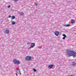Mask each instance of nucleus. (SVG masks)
Here are the masks:
<instances>
[{
    "instance_id": "nucleus-3",
    "label": "nucleus",
    "mask_w": 76,
    "mask_h": 76,
    "mask_svg": "<svg viewBox=\"0 0 76 76\" xmlns=\"http://www.w3.org/2000/svg\"><path fill=\"white\" fill-rule=\"evenodd\" d=\"M31 60V57L29 56H26V61H29V60Z\"/></svg>"
},
{
    "instance_id": "nucleus-13",
    "label": "nucleus",
    "mask_w": 76,
    "mask_h": 76,
    "mask_svg": "<svg viewBox=\"0 0 76 76\" xmlns=\"http://www.w3.org/2000/svg\"><path fill=\"white\" fill-rule=\"evenodd\" d=\"M62 35L64 37H66V35L65 34H63Z\"/></svg>"
},
{
    "instance_id": "nucleus-22",
    "label": "nucleus",
    "mask_w": 76,
    "mask_h": 76,
    "mask_svg": "<svg viewBox=\"0 0 76 76\" xmlns=\"http://www.w3.org/2000/svg\"><path fill=\"white\" fill-rule=\"evenodd\" d=\"M9 18H11V16H9Z\"/></svg>"
},
{
    "instance_id": "nucleus-12",
    "label": "nucleus",
    "mask_w": 76,
    "mask_h": 76,
    "mask_svg": "<svg viewBox=\"0 0 76 76\" xmlns=\"http://www.w3.org/2000/svg\"><path fill=\"white\" fill-rule=\"evenodd\" d=\"M15 23H16V22L14 21L12 22V25H15Z\"/></svg>"
},
{
    "instance_id": "nucleus-25",
    "label": "nucleus",
    "mask_w": 76,
    "mask_h": 76,
    "mask_svg": "<svg viewBox=\"0 0 76 76\" xmlns=\"http://www.w3.org/2000/svg\"><path fill=\"white\" fill-rule=\"evenodd\" d=\"M66 26H67V25H66Z\"/></svg>"
},
{
    "instance_id": "nucleus-6",
    "label": "nucleus",
    "mask_w": 76,
    "mask_h": 76,
    "mask_svg": "<svg viewBox=\"0 0 76 76\" xmlns=\"http://www.w3.org/2000/svg\"><path fill=\"white\" fill-rule=\"evenodd\" d=\"M4 32L5 34H9V29H6L5 30Z\"/></svg>"
},
{
    "instance_id": "nucleus-14",
    "label": "nucleus",
    "mask_w": 76,
    "mask_h": 76,
    "mask_svg": "<svg viewBox=\"0 0 76 76\" xmlns=\"http://www.w3.org/2000/svg\"><path fill=\"white\" fill-rule=\"evenodd\" d=\"M33 70H34V72H36V71H37V70L35 69H33Z\"/></svg>"
},
{
    "instance_id": "nucleus-15",
    "label": "nucleus",
    "mask_w": 76,
    "mask_h": 76,
    "mask_svg": "<svg viewBox=\"0 0 76 76\" xmlns=\"http://www.w3.org/2000/svg\"><path fill=\"white\" fill-rule=\"evenodd\" d=\"M34 4H35V6H37V5H38V4L35 3Z\"/></svg>"
},
{
    "instance_id": "nucleus-11",
    "label": "nucleus",
    "mask_w": 76,
    "mask_h": 76,
    "mask_svg": "<svg viewBox=\"0 0 76 76\" xmlns=\"http://www.w3.org/2000/svg\"><path fill=\"white\" fill-rule=\"evenodd\" d=\"M15 18V17L14 16H12L11 17L12 19H13Z\"/></svg>"
},
{
    "instance_id": "nucleus-17",
    "label": "nucleus",
    "mask_w": 76,
    "mask_h": 76,
    "mask_svg": "<svg viewBox=\"0 0 76 76\" xmlns=\"http://www.w3.org/2000/svg\"><path fill=\"white\" fill-rule=\"evenodd\" d=\"M14 1L15 2H16V1H18V0H14Z\"/></svg>"
},
{
    "instance_id": "nucleus-16",
    "label": "nucleus",
    "mask_w": 76,
    "mask_h": 76,
    "mask_svg": "<svg viewBox=\"0 0 76 76\" xmlns=\"http://www.w3.org/2000/svg\"><path fill=\"white\" fill-rule=\"evenodd\" d=\"M70 26V24H67V26Z\"/></svg>"
},
{
    "instance_id": "nucleus-1",
    "label": "nucleus",
    "mask_w": 76,
    "mask_h": 76,
    "mask_svg": "<svg viewBox=\"0 0 76 76\" xmlns=\"http://www.w3.org/2000/svg\"><path fill=\"white\" fill-rule=\"evenodd\" d=\"M67 54L68 57L73 56L74 58L76 56V52L73 50H67Z\"/></svg>"
},
{
    "instance_id": "nucleus-21",
    "label": "nucleus",
    "mask_w": 76,
    "mask_h": 76,
    "mask_svg": "<svg viewBox=\"0 0 76 76\" xmlns=\"http://www.w3.org/2000/svg\"><path fill=\"white\" fill-rule=\"evenodd\" d=\"M17 72H18V73H20V71H19V70L18 71H17Z\"/></svg>"
},
{
    "instance_id": "nucleus-23",
    "label": "nucleus",
    "mask_w": 76,
    "mask_h": 76,
    "mask_svg": "<svg viewBox=\"0 0 76 76\" xmlns=\"http://www.w3.org/2000/svg\"><path fill=\"white\" fill-rule=\"evenodd\" d=\"M15 74H16V76H18V74H17V73H16Z\"/></svg>"
},
{
    "instance_id": "nucleus-19",
    "label": "nucleus",
    "mask_w": 76,
    "mask_h": 76,
    "mask_svg": "<svg viewBox=\"0 0 76 76\" xmlns=\"http://www.w3.org/2000/svg\"><path fill=\"white\" fill-rule=\"evenodd\" d=\"M65 37H63V38H62V39H65Z\"/></svg>"
},
{
    "instance_id": "nucleus-10",
    "label": "nucleus",
    "mask_w": 76,
    "mask_h": 76,
    "mask_svg": "<svg viewBox=\"0 0 76 76\" xmlns=\"http://www.w3.org/2000/svg\"><path fill=\"white\" fill-rule=\"evenodd\" d=\"M72 66H76V63L74 62H73L72 63Z\"/></svg>"
},
{
    "instance_id": "nucleus-8",
    "label": "nucleus",
    "mask_w": 76,
    "mask_h": 76,
    "mask_svg": "<svg viewBox=\"0 0 76 76\" xmlns=\"http://www.w3.org/2000/svg\"><path fill=\"white\" fill-rule=\"evenodd\" d=\"M19 13L20 14V16H23V15H24V13H23V12H19Z\"/></svg>"
},
{
    "instance_id": "nucleus-20",
    "label": "nucleus",
    "mask_w": 76,
    "mask_h": 76,
    "mask_svg": "<svg viewBox=\"0 0 76 76\" xmlns=\"http://www.w3.org/2000/svg\"><path fill=\"white\" fill-rule=\"evenodd\" d=\"M8 8H10V5H9L8 7Z\"/></svg>"
},
{
    "instance_id": "nucleus-24",
    "label": "nucleus",
    "mask_w": 76,
    "mask_h": 76,
    "mask_svg": "<svg viewBox=\"0 0 76 76\" xmlns=\"http://www.w3.org/2000/svg\"><path fill=\"white\" fill-rule=\"evenodd\" d=\"M20 75H22V73H20Z\"/></svg>"
},
{
    "instance_id": "nucleus-9",
    "label": "nucleus",
    "mask_w": 76,
    "mask_h": 76,
    "mask_svg": "<svg viewBox=\"0 0 76 76\" xmlns=\"http://www.w3.org/2000/svg\"><path fill=\"white\" fill-rule=\"evenodd\" d=\"M75 21L74 19H72L71 20V23H75Z\"/></svg>"
},
{
    "instance_id": "nucleus-2",
    "label": "nucleus",
    "mask_w": 76,
    "mask_h": 76,
    "mask_svg": "<svg viewBox=\"0 0 76 76\" xmlns=\"http://www.w3.org/2000/svg\"><path fill=\"white\" fill-rule=\"evenodd\" d=\"M13 61L14 64H19L20 63V62L19 61L16 59H14Z\"/></svg>"
},
{
    "instance_id": "nucleus-5",
    "label": "nucleus",
    "mask_w": 76,
    "mask_h": 76,
    "mask_svg": "<svg viewBox=\"0 0 76 76\" xmlns=\"http://www.w3.org/2000/svg\"><path fill=\"white\" fill-rule=\"evenodd\" d=\"M54 34L56 36H58V35H59V32L57 31H55Z\"/></svg>"
},
{
    "instance_id": "nucleus-7",
    "label": "nucleus",
    "mask_w": 76,
    "mask_h": 76,
    "mask_svg": "<svg viewBox=\"0 0 76 76\" xmlns=\"http://www.w3.org/2000/svg\"><path fill=\"white\" fill-rule=\"evenodd\" d=\"M48 67L49 68H50V69H51L53 67V65H49L48 66Z\"/></svg>"
},
{
    "instance_id": "nucleus-4",
    "label": "nucleus",
    "mask_w": 76,
    "mask_h": 76,
    "mask_svg": "<svg viewBox=\"0 0 76 76\" xmlns=\"http://www.w3.org/2000/svg\"><path fill=\"white\" fill-rule=\"evenodd\" d=\"M35 43H31V46L30 47V48H32L35 46Z\"/></svg>"
},
{
    "instance_id": "nucleus-18",
    "label": "nucleus",
    "mask_w": 76,
    "mask_h": 76,
    "mask_svg": "<svg viewBox=\"0 0 76 76\" xmlns=\"http://www.w3.org/2000/svg\"><path fill=\"white\" fill-rule=\"evenodd\" d=\"M29 44H30V42H28L27 43V45H29Z\"/></svg>"
}]
</instances>
